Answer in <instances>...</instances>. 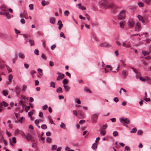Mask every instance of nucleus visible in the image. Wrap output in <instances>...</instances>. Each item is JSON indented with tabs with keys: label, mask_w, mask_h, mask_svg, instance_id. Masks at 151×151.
<instances>
[{
	"label": "nucleus",
	"mask_w": 151,
	"mask_h": 151,
	"mask_svg": "<svg viewBox=\"0 0 151 151\" xmlns=\"http://www.w3.org/2000/svg\"><path fill=\"white\" fill-rule=\"evenodd\" d=\"M119 119L121 123H122L124 125H125V124H128L130 123V121L127 118L120 117L119 118Z\"/></svg>",
	"instance_id": "obj_1"
},
{
	"label": "nucleus",
	"mask_w": 151,
	"mask_h": 151,
	"mask_svg": "<svg viewBox=\"0 0 151 151\" xmlns=\"http://www.w3.org/2000/svg\"><path fill=\"white\" fill-rule=\"evenodd\" d=\"M99 116V114H94L91 116V119L93 123H96Z\"/></svg>",
	"instance_id": "obj_2"
},
{
	"label": "nucleus",
	"mask_w": 151,
	"mask_h": 151,
	"mask_svg": "<svg viewBox=\"0 0 151 151\" xmlns=\"http://www.w3.org/2000/svg\"><path fill=\"white\" fill-rule=\"evenodd\" d=\"M125 11L124 10H123L121 11L120 12L118 16V18L120 20L124 19L125 17Z\"/></svg>",
	"instance_id": "obj_3"
},
{
	"label": "nucleus",
	"mask_w": 151,
	"mask_h": 151,
	"mask_svg": "<svg viewBox=\"0 0 151 151\" xmlns=\"http://www.w3.org/2000/svg\"><path fill=\"white\" fill-rule=\"evenodd\" d=\"M127 24L129 27H133L135 24V22L133 19H130L128 21Z\"/></svg>",
	"instance_id": "obj_4"
},
{
	"label": "nucleus",
	"mask_w": 151,
	"mask_h": 151,
	"mask_svg": "<svg viewBox=\"0 0 151 151\" xmlns=\"http://www.w3.org/2000/svg\"><path fill=\"white\" fill-rule=\"evenodd\" d=\"M57 74L58 76L56 78V81H59L60 79H62L65 77V75L63 73L58 72L57 73Z\"/></svg>",
	"instance_id": "obj_5"
},
{
	"label": "nucleus",
	"mask_w": 151,
	"mask_h": 151,
	"mask_svg": "<svg viewBox=\"0 0 151 151\" xmlns=\"http://www.w3.org/2000/svg\"><path fill=\"white\" fill-rule=\"evenodd\" d=\"M99 46L101 47H108L110 45L106 42H104L100 43Z\"/></svg>",
	"instance_id": "obj_6"
},
{
	"label": "nucleus",
	"mask_w": 151,
	"mask_h": 151,
	"mask_svg": "<svg viewBox=\"0 0 151 151\" xmlns=\"http://www.w3.org/2000/svg\"><path fill=\"white\" fill-rule=\"evenodd\" d=\"M141 29L140 24L139 22H137L136 24L135 27V31H139Z\"/></svg>",
	"instance_id": "obj_7"
},
{
	"label": "nucleus",
	"mask_w": 151,
	"mask_h": 151,
	"mask_svg": "<svg viewBox=\"0 0 151 151\" xmlns=\"http://www.w3.org/2000/svg\"><path fill=\"white\" fill-rule=\"evenodd\" d=\"M122 75L124 78H126L128 74V72L127 70H123L122 71Z\"/></svg>",
	"instance_id": "obj_8"
},
{
	"label": "nucleus",
	"mask_w": 151,
	"mask_h": 151,
	"mask_svg": "<svg viewBox=\"0 0 151 151\" xmlns=\"http://www.w3.org/2000/svg\"><path fill=\"white\" fill-rule=\"evenodd\" d=\"M120 27L122 28H123L125 24V22L124 21H122L119 23Z\"/></svg>",
	"instance_id": "obj_9"
},
{
	"label": "nucleus",
	"mask_w": 151,
	"mask_h": 151,
	"mask_svg": "<svg viewBox=\"0 0 151 151\" xmlns=\"http://www.w3.org/2000/svg\"><path fill=\"white\" fill-rule=\"evenodd\" d=\"M107 7L108 8L113 9L116 7L115 5L113 3H110L108 4Z\"/></svg>",
	"instance_id": "obj_10"
},
{
	"label": "nucleus",
	"mask_w": 151,
	"mask_h": 151,
	"mask_svg": "<svg viewBox=\"0 0 151 151\" xmlns=\"http://www.w3.org/2000/svg\"><path fill=\"white\" fill-rule=\"evenodd\" d=\"M79 115L80 116V118H84L85 117V114L83 112L81 111L78 112Z\"/></svg>",
	"instance_id": "obj_11"
},
{
	"label": "nucleus",
	"mask_w": 151,
	"mask_h": 151,
	"mask_svg": "<svg viewBox=\"0 0 151 151\" xmlns=\"http://www.w3.org/2000/svg\"><path fill=\"white\" fill-rule=\"evenodd\" d=\"M20 87L19 86H16L15 88V91L17 94L20 93Z\"/></svg>",
	"instance_id": "obj_12"
},
{
	"label": "nucleus",
	"mask_w": 151,
	"mask_h": 151,
	"mask_svg": "<svg viewBox=\"0 0 151 151\" xmlns=\"http://www.w3.org/2000/svg\"><path fill=\"white\" fill-rule=\"evenodd\" d=\"M32 138V135L29 134H28L27 136H26V139L28 141H29L31 138Z\"/></svg>",
	"instance_id": "obj_13"
},
{
	"label": "nucleus",
	"mask_w": 151,
	"mask_h": 151,
	"mask_svg": "<svg viewBox=\"0 0 151 151\" xmlns=\"http://www.w3.org/2000/svg\"><path fill=\"white\" fill-rule=\"evenodd\" d=\"M97 143H95L93 144L92 145L91 148L94 150H95L97 148Z\"/></svg>",
	"instance_id": "obj_14"
},
{
	"label": "nucleus",
	"mask_w": 151,
	"mask_h": 151,
	"mask_svg": "<svg viewBox=\"0 0 151 151\" xmlns=\"http://www.w3.org/2000/svg\"><path fill=\"white\" fill-rule=\"evenodd\" d=\"M142 1L147 5H149L151 4V0H142Z\"/></svg>",
	"instance_id": "obj_15"
},
{
	"label": "nucleus",
	"mask_w": 151,
	"mask_h": 151,
	"mask_svg": "<svg viewBox=\"0 0 151 151\" xmlns=\"http://www.w3.org/2000/svg\"><path fill=\"white\" fill-rule=\"evenodd\" d=\"M137 18H138L139 20L140 21H141L142 23L145 22V20L142 16L139 15L137 16Z\"/></svg>",
	"instance_id": "obj_16"
},
{
	"label": "nucleus",
	"mask_w": 151,
	"mask_h": 151,
	"mask_svg": "<svg viewBox=\"0 0 151 151\" xmlns=\"http://www.w3.org/2000/svg\"><path fill=\"white\" fill-rule=\"evenodd\" d=\"M63 87L65 89V91L66 92H68L70 88V87L69 86L66 85H63Z\"/></svg>",
	"instance_id": "obj_17"
},
{
	"label": "nucleus",
	"mask_w": 151,
	"mask_h": 151,
	"mask_svg": "<svg viewBox=\"0 0 151 151\" xmlns=\"http://www.w3.org/2000/svg\"><path fill=\"white\" fill-rule=\"evenodd\" d=\"M50 23L52 24H54L55 23V19L54 17L50 18Z\"/></svg>",
	"instance_id": "obj_18"
},
{
	"label": "nucleus",
	"mask_w": 151,
	"mask_h": 151,
	"mask_svg": "<svg viewBox=\"0 0 151 151\" xmlns=\"http://www.w3.org/2000/svg\"><path fill=\"white\" fill-rule=\"evenodd\" d=\"M18 56L20 58L23 59L25 58V55L22 53H19L18 54Z\"/></svg>",
	"instance_id": "obj_19"
},
{
	"label": "nucleus",
	"mask_w": 151,
	"mask_h": 151,
	"mask_svg": "<svg viewBox=\"0 0 151 151\" xmlns=\"http://www.w3.org/2000/svg\"><path fill=\"white\" fill-rule=\"evenodd\" d=\"M78 6L79 9L84 10H85L86 9V7L84 6H82L81 4H78Z\"/></svg>",
	"instance_id": "obj_20"
},
{
	"label": "nucleus",
	"mask_w": 151,
	"mask_h": 151,
	"mask_svg": "<svg viewBox=\"0 0 151 151\" xmlns=\"http://www.w3.org/2000/svg\"><path fill=\"white\" fill-rule=\"evenodd\" d=\"M150 52V51L148 52L147 51H142V53L143 54L144 56H146V55H148L149 54Z\"/></svg>",
	"instance_id": "obj_21"
},
{
	"label": "nucleus",
	"mask_w": 151,
	"mask_h": 151,
	"mask_svg": "<svg viewBox=\"0 0 151 151\" xmlns=\"http://www.w3.org/2000/svg\"><path fill=\"white\" fill-rule=\"evenodd\" d=\"M91 39L93 42V40H95L96 41H99L98 39L95 35H93Z\"/></svg>",
	"instance_id": "obj_22"
},
{
	"label": "nucleus",
	"mask_w": 151,
	"mask_h": 151,
	"mask_svg": "<svg viewBox=\"0 0 151 151\" xmlns=\"http://www.w3.org/2000/svg\"><path fill=\"white\" fill-rule=\"evenodd\" d=\"M68 80L66 79H64L63 81V85H66L68 84Z\"/></svg>",
	"instance_id": "obj_23"
},
{
	"label": "nucleus",
	"mask_w": 151,
	"mask_h": 151,
	"mask_svg": "<svg viewBox=\"0 0 151 151\" xmlns=\"http://www.w3.org/2000/svg\"><path fill=\"white\" fill-rule=\"evenodd\" d=\"M56 91L57 93H62L63 92L62 89L60 87H59L56 90Z\"/></svg>",
	"instance_id": "obj_24"
},
{
	"label": "nucleus",
	"mask_w": 151,
	"mask_h": 151,
	"mask_svg": "<svg viewBox=\"0 0 151 151\" xmlns=\"http://www.w3.org/2000/svg\"><path fill=\"white\" fill-rule=\"evenodd\" d=\"M37 71L39 72V75L40 76H42L43 74L42 73V70L40 68H38L37 69Z\"/></svg>",
	"instance_id": "obj_25"
},
{
	"label": "nucleus",
	"mask_w": 151,
	"mask_h": 151,
	"mask_svg": "<svg viewBox=\"0 0 151 151\" xmlns=\"http://www.w3.org/2000/svg\"><path fill=\"white\" fill-rule=\"evenodd\" d=\"M50 87L54 88H55V83L53 81L51 82L50 83Z\"/></svg>",
	"instance_id": "obj_26"
},
{
	"label": "nucleus",
	"mask_w": 151,
	"mask_h": 151,
	"mask_svg": "<svg viewBox=\"0 0 151 151\" xmlns=\"http://www.w3.org/2000/svg\"><path fill=\"white\" fill-rule=\"evenodd\" d=\"M48 119H49V120L50 121V123H51L52 124H53L54 125H55V124L54 123V122H53L50 116H49L48 117Z\"/></svg>",
	"instance_id": "obj_27"
},
{
	"label": "nucleus",
	"mask_w": 151,
	"mask_h": 151,
	"mask_svg": "<svg viewBox=\"0 0 151 151\" xmlns=\"http://www.w3.org/2000/svg\"><path fill=\"white\" fill-rule=\"evenodd\" d=\"M100 130L101 131L100 132V134L101 135L104 136L106 134V131L103 130L101 129Z\"/></svg>",
	"instance_id": "obj_28"
},
{
	"label": "nucleus",
	"mask_w": 151,
	"mask_h": 151,
	"mask_svg": "<svg viewBox=\"0 0 151 151\" xmlns=\"http://www.w3.org/2000/svg\"><path fill=\"white\" fill-rule=\"evenodd\" d=\"M29 42L31 46L34 45H35L34 41V40H29Z\"/></svg>",
	"instance_id": "obj_29"
},
{
	"label": "nucleus",
	"mask_w": 151,
	"mask_h": 151,
	"mask_svg": "<svg viewBox=\"0 0 151 151\" xmlns=\"http://www.w3.org/2000/svg\"><path fill=\"white\" fill-rule=\"evenodd\" d=\"M13 78L11 74H10L9 76L8 79L10 82L12 81V79Z\"/></svg>",
	"instance_id": "obj_30"
},
{
	"label": "nucleus",
	"mask_w": 151,
	"mask_h": 151,
	"mask_svg": "<svg viewBox=\"0 0 151 151\" xmlns=\"http://www.w3.org/2000/svg\"><path fill=\"white\" fill-rule=\"evenodd\" d=\"M57 148V146L55 145H53L51 148V149L52 150L54 151L56 150V148Z\"/></svg>",
	"instance_id": "obj_31"
},
{
	"label": "nucleus",
	"mask_w": 151,
	"mask_h": 151,
	"mask_svg": "<svg viewBox=\"0 0 151 151\" xmlns=\"http://www.w3.org/2000/svg\"><path fill=\"white\" fill-rule=\"evenodd\" d=\"M60 127L64 129H65V125L62 122L61 123V124L60 125Z\"/></svg>",
	"instance_id": "obj_32"
},
{
	"label": "nucleus",
	"mask_w": 151,
	"mask_h": 151,
	"mask_svg": "<svg viewBox=\"0 0 151 151\" xmlns=\"http://www.w3.org/2000/svg\"><path fill=\"white\" fill-rule=\"evenodd\" d=\"M137 131V129L136 128L134 127L133 128L132 130L130 131V132L131 133H135Z\"/></svg>",
	"instance_id": "obj_33"
},
{
	"label": "nucleus",
	"mask_w": 151,
	"mask_h": 151,
	"mask_svg": "<svg viewBox=\"0 0 151 151\" xmlns=\"http://www.w3.org/2000/svg\"><path fill=\"white\" fill-rule=\"evenodd\" d=\"M118 38H116L115 39V40L116 41L115 43L116 44L118 45V46H120L121 45V43L119 41L117 40Z\"/></svg>",
	"instance_id": "obj_34"
},
{
	"label": "nucleus",
	"mask_w": 151,
	"mask_h": 151,
	"mask_svg": "<svg viewBox=\"0 0 151 151\" xmlns=\"http://www.w3.org/2000/svg\"><path fill=\"white\" fill-rule=\"evenodd\" d=\"M99 3L100 4H102L103 5H104L106 4V1L104 0H101Z\"/></svg>",
	"instance_id": "obj_35"
},
{
	"label": "nucleus",
	"mask_w": 151,
	"mask_h": 151,
	"mask_svg": "<svg viewBox=\"0 0 151 151\" xmlns=\"http://www.w3.org/2000/svg\"><path fill=\"white\" fill-rule=\"evenodd\" d=\"M138 4L140 7H143L144 6V4L142 2H140L138 3Z\"/></svg>",
	"instance_id": "obj_36"
},
{
	"label": "nucleus",
	"mask_w": 151,
	"mask_h": 151,
	"mask_svg": "<svg viewBox=\"0 0 151 151\" xmlns=\"http://www.w3.org/2000/svg\"><path fill=\"white\" fill-rule=\"evenodd\" d=\"M143 131L141 130H138L137 132V134L138 135H141Z\"/></svg>",
	"instance_id": "obj_37"
},
{
	"label": "nucleus",
	"mask_w": 151,
	"mask_h": 151,
	"mask_svg": "<svg viewBox=\"0 0 151 151\" xmlns=\"http://www.w3.org/2000/svg\"><path fill=\"white\" fill-rule=\"evenodd\" d=\"M113 134L114 136L116 137L118 134V132L117 131H115L113 132Z\"/></svg>",
	"instance_id": "obj_38"
},
{
	"label": "nucleus",
	"mask_w": 151,
	"mask_h": 151,
	"mask_svg": "<svg viewBox=\"0 0 151 151\" xmlns=\"http://www.w3.org/2000/svg\"><path fill=\"white\" fill-rule=\"evenodd\" d=\"M6 66L7 69L9 71V73L12 72V70L10 68V67H9V66H8L7 65H6Z\"/></svg>",
	"instance_id": "obj_39"
},
{
	"label": "nucleus",
	"mask_w": 151,
	"mask_h": 151,
	"mask_svg": "<svg viewBox=\"0 0 151 151\" xmlns=\"http://www.w3.org/2000/svg\"><path fill=\"white\" fill-rule=\"evenodd\" d=\"M5 14L6 15V17H7V19H10V18H11V16L9 15V13H8V12H7V13L6 12Z\"/></svg>",
	"instance_id": "obj_40"
},
{
	"label": "nucleus",
	"mask_w": 151,
	"mask_h": 151,
	"mask_svg": "<svg viewBox=\"0 0 151 151\" xmlns=\"http://www.w3.org/2000/svg\"><path fill=\"white\" fill-rule=\"evenodd\" d=\"M36 73V71H35L34 70H32L31 71V72L30 73H31V75L32 76V78H33L34 77V73Z\"/></svg>",
	"instance_id": "obj_41"
},
{
	"label": "nucleus",
	"mask_w": 151,
	"mask_h": 151,
	"mask_svg": "<svg viewBox=\"0 0 151 151\" xmlns=\"http://www.w3.org/2000/svg\"><path fill=\"white\" fill-rule=\"evenodd\" d=\"M41 128L43 129H46L47 128V126L45 124H42L41 126Z\"/></svg>",
	"instance_id": "obj_42"
},
{
	"label": "nucleus",
	"mask_w": 151,
	"mask_h": 151,
	"mask_svg": "<svg viewBox=\"0 0 151 151\" xmlns=\"http://www.w3.org/2000/svg\"><path fill=\"white\" fill-rule=\"evenodd\" d=\"M52 139L51 138L49 137H47L46 139V141L48 142H51L52 141Z\"/></svg>",
	"instance_id": "obj_43"
},
{
	"label": "nucleus",
	"mask_w": 151,
	"mask_h": 151,
	"mask_svg": "<svg viewBox=\"0 0 151 151\" xmlns=\"http://www.w3.org/2000/svg\"><path fill=\"white\" fill-rule=\"evenodd\" d=\"M130 68L133 70V71L135 73L137 74L138 73V71L137 70L133 67H131Z\"/></svg>",
	"instance_id": "obj_44"
},
{
	"label": "nucleus",
	"mask_w": 151,
	"mask_h": 151,
	"mask_svg": "<svg viewBox=\"0 0 151 151\" xmlns=\"http://www.w3.org/2000/svg\"><path fill=\"white\" fill-rule=\"evenodd\" d=\"M21 131H20L19 130V129H17L15 130V134H17L19 133H20L21 132Z\"/></svg>",
	"instance_id": "obj_45"
},
{
	"label": "nucleus",
	"mask_w": 151,
	"mask_h": 151,
	"mask_svg": "<svg viewBox=\"0 0 151 151\" xmlns=\"http://www.w3.org/2000/svg\"><path fill=\"white\" fill-rule=\"evenodd\" d=\"M69 14V12L68 11L65 10L64 12V15L66 16H68Z\"/></svg>",
	"instance_id": "obj_46"
},
{
	"label": "nucleus",
	"mask_w": 151,
	"mask_h": 151,
	"mask_svg": "<svg viewBox=\"0 0 151 151\" xmlns=\"http://www.w3.org/2000/svg\"><path fill=\"white\" fill-rule=\"evenodd\" d=\"M85 122L86 121L84 120H81L79 121V124H81L85 123Z\"/></svg>",
	"instance_id": "obj_47"
},
{
	"label": "nucleus",
	"mask_w": 151,
	"mask_h": 151,
	"mask_svg": "<svg viewBox=\"0 0 151 151\" xmlns=\"http://www.w3.org/2000/svg\"><path fill=\"white\" fill-rule=\"evenodd\" d=\"M39 51L37 49H35L34 51V53L35 54H36L37 55H39Z\"/></svg>",
	"instance_id": "obj_48"
},
{
	"label": "nucleus",
	"mask_w": 151,
	"mask_h": 151,
	"mask_svg": "<svg viewBox=\"0 0 151 151\" xmlns=\"http://www.w3.org/2000/svg\"><path fill=\"white\" fill-rule=\"evenodd\" d=\"M29 7L30 8V9L32 10L33 9V4H30L29 5Z\"/></svg>",
	"instance_id": "obj_49"
},
{
	"label": "nucleus",
	"mask_w": 151,
	"mask_h": 151,
	"mask_svg": "<svg viewBox=\"0 0 151 151\" xmlns=\"http://www.w3.org/2000/svg\"><path fill=\"white\" fill-rule=\"evenodd\" d=\"M3 104H2V105H3L4 107H6L8 105V104H7L6 102L5 101H3L2 102Z\"/></svg>",
	"instance_id": "obj_50"
},
{
	"label": "nucleus",
	"mask_w": 151,
	"mask_h": 151,
	"mask_svg": "<svg viewBox=\"0 0 151 151\" xmlns=\"http://www.w3.org/2000/svg\"><path fill=\"white\" fill-rule=\"evenodd\" d=\"M48 106L47 105H45L42 106V109L44 110H45L47 108Z\"/></svg>",
	"instance_id": "obj_51"
},
{
	"label": "nucleus",
	"mask_w": 151,
	"mask_h": 151,
	"mask_svg": "<svg viewBox=\"0 0 151 151\" xmlns=\"http://www.w3.org/2000/svg\"><path fill=\"white\" fill-rule=\"evenodd\" d=\"M27 88V87L25 85H23L22 87V90L23 91H24Z\"/></svg>",
	"instance_id": "obj_52"
},
{
	"label": "nucleus",
	"mask_w": 151,
	"mask_h": 151,
	"mask_svg": "<svg viewBox=\"0 0 151 151\" xmlns=\"http://www.w3.org/2000/svg\"><path fill=\"white\" fill-rule=\"evenodd\" d=\"M63 24L62 23H61V24H59V27H58V29H59L60 30L61 29L62 27L63 26Z\"/></svg>",
	"instance_id": "obj_53"
},
{
	"label": "nucleus",
	"mask_w": 151,
	"mask_h": 151,
	"mask_svg": "<svg viewBox=\"0 0 151 151\" xmlns=\"http://www.w3.org/2000/svg\"><path fill=\"white\" fill-rule=\"evenodd\" d=\"M3 95L5 96H6L8 95V93L7 91L4 90L3 91Z\"/></svg>",
	"instance_id": "obj_54"
},
{
	"label": "nucleus",
	"mask_w": 151,
	"mask_h": 151,
	"mask_svg": "<svg viewBox=\"0 0 151 151\" xmlns=\"http://www.w3.org/2000/svg\"><path fill=\"white\" fill-rule=\"evenodd\" d=\"M65 74L67 76H68L70 78L71 77V75L70 73L68 72H66L65 73Z\"/></svg>",
	"instance_id": "obj_55"
},
{
	"label": "nucleus",
	"mask_w": 151,
	"mask_h": 151,
	"mask_svg": "<svg viewBox=\"0 0 151 151\" xmlns=\"http://www.w3.org/2000/svg\"><path fill=\"white\" fill-rule=\"evenodd\" d=\"M41 57L45 60H46L47 58L46 56L43 54H42Z\"/></svg>",
	"instance_id": "obj_56"
},
{
	"label": "nucleus",
	"mask_w": 151,
	"mask_h": 151,
	"mask_svg": "<svg viewBox=\"0 0 151 151\" xmlns=\"http://www.w3.org/2000/svg\"><path fill=\"white\" fill-rule=\"evenodd\" d=\"M42 4V6H45V1L44 0H42L41 2Z\"/></svg>",
	"instance_id": "obj_57"
},
{
	"label": "nucleus",
	"mask_w": 151,
	"mask_h": 151,
	"mask_svg": "<svg viewBox=\"0 0 151 151\" xmlns=\"http://www.w3.org/2000/svg\"><path fill=\"white\" fill-rule=\"evenodd\" d=\"M60 36L61 37L65 38V36L64 33L62 32H61L60 34Z\"/></svg>",
	"instance_id": "obj_58"
},
{
	"label": "nucleus",
	"mask_w": 151,
	"mask_h": 151,
	"mask_svg": "<svg viewBox=\"0 0 151 151\" xmlns=\"http://www.w3.org/2000/svg\"><path fill=\"white\" fill-rule=\"evenodd\" d=\"M84 91L87 92L91 93V91L89 89L86 88H84Z\"/></svg>",
	"instance_id": "obj_59"
},
{
	"label": "nucleus",
	"mask_w": 151,
	"mask_h": 151,
	"mask_svg": "<svg viewBox=\"0 0 151 151\" xmlns=\"http://www.w3.org/2000/svg\"><path fill=\"white\" fill-rule=\"evenodd\" d=\"M139 79L140 80L143 82H145L146 81V79L145 78H144L143 77H140L139 78Z\"/></svg>",
	"instance_id": "obj_60"
},
{
	"label": "nucleus",
	"mask_w": 151,
	"mask_h": 151,
	"mask_svg": "<svg viewBox=\"0 0 151 151\" xmlns=\"http://www.w3.org/2000/svg\"><path fill=\"white\" fill-rule=\"evenodd\" d=\"M54 65V63L53 62H52L51 61H50L49 62V65L50 66H52Z\"/></svg>",
	"instance_id": "obj_61"
},
{
	"label": "nucleus",
	"mask_w": 151,
	"mask_h": 151,
	"mask_svg": "<svg viewBox=\"0 0 151 151\" xmlns=\"http://www.w3.org/2000/svg\"><path fill=\"white\" fill-rule=\"evenodd\" d=\"M114 101L116 103L117 102L119 101V99L117 97H115L114 99Z\"/></svg>",
	"instance_id": "obj_62"
},
{
	"label": "nucleus",
	"mask_w": 151,
	"mask_h": 151,
	"mask_svg": "<svg viewBox=\"0 0 151 151\" xmlns=\"http://www.w3.org/2000/svg\"><path fill=\"white\" fill-rule=\"evenodd\" d=\"M14 30L15 31V32L16 34H18L20 33V31L19 30H18L16 29H15Z\"/></svg>",
	"instance_id": "obj_63"
},
{
	"label": "nucleus",
	"mask_w": 151,
	"mask_h": 151,
	"mask_svg": "<svg viewBox=\"0 0 151 151\" xmlns=\"http://www.w3.org/2000/svg\"><path fill=\"white\" fill-rule=\"evenodd\" d=\"M20 22L22 23L23 24H24L25 22L23 18H22L21 19Z\"/></svg>",
	"instance_id": "obj_64"
}]
</instances>
